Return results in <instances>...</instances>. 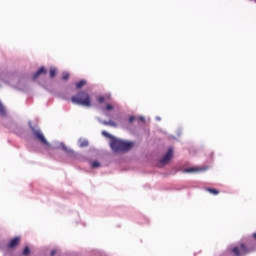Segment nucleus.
<instances>
[{
  "instance_id": "obj_1",
  "label": "nucleus",
  "mask_w": 256,
  "mask_h": 256,
  "mask_svg": "<svg viewBox=\"0 0 256 256\" xmlns=\"http://www.w3.org/2000/svg\"><path fill=\"white\" fill-rule=\"evenodd\" d=\"M102 135L107 137V139H111L110 147L114 153H125V151H131L135 145V142L121 140L107 131H102Z\"/></svg>"
},
{
  "instance_id": "obj_2",
  "label": "nucleus",
  "mask_w": 256,
  "mask_h": 256,
  "mask_svg": "<svg viewBox=\"0 0 256 256\" xmlns=\"http://www.w3.org/2000/svg\"><path fill=\"white\" fill-rule=\"evenodd\" d=\"M255 249V243L250 242L248 244L241 243L240 245L234 247H228L227 251L235 256H247L249 253H253Z\"/></svg>"
},
{
  "instance_id": "obj_3",
  "label": "nucleus",
  "mask_w": 256,
  "mask_h": 256,
  "mask_svg": "<svg viewBox=\"0 0 256 256\" xmlns=\"http://www.w3.org/2000/svg\"><path fill=\"white\" fill-rule=\"evenodd\" d=\"M71 101L74 105H81L82 107H91V96L85 91H80L72 96Z\"/></svg>"
},
{
  "instance_id": "obj_4",
  "label": "nucleus",
  "mask_w": 256,
  "mask_h": 256,
  "mask_svg": "<svg viewBox=\"0 0 256 256\" xmlns=\"http://www.w3.org/2000/svg\"><path fill=\"white\" fill-rule=\"evenodd\" d=\"M29 127L32 131V135L41 145H44L45 147H51V143L47 141V138H45V135H43V131H41V128L39 126H33L31 125V122H29Z\"/></svg>"
},
{
  "instance_id": "obj_5",
  "label": "nucleus",
  "mask_w": 256,
  "mask_h": 256,
  "mask_svg": "<svg viewBox=\"0 0 256 256\" xmlns=\"http://www.w3.org/2000/svg\"><path fill=\"white\" fill-rule=\"evenodd\" d=\"M52 145L54 149H61V151H63L70 159H75V157H77V153H75L73 149L67 147L63 142L54 141Z\"/></svg>"
},
{
  "instance_id": "obj_6",
  "label": "nucleus",
  "mask_w": 256,
  "mask_h": 256,
  "mask_svg": "<svg viewBox=\"0 0 256 256\" xmlns=\"http://www.w3.org/2000/svg\"><path fill=\"white\" fill-rule=\"evenodd\" d=\"M173 159V148H169L166 154L160 159V165H167Z\"/></svg>"
},
{
  "instance_id": "obj_7",
  "label": "nucleus",
  "mask_w": 256,
  "mask_h": 256,
  "mask_svg": "<svg viewBox=\"0 0 256 256\" xmlns=\"http://www.w3.org/2000/svg\"><path fill=\"white\" fill-rule=\"evenodd\" d=\"M207 167H191L185 168L183 173H203V171H207Z\"/></svg>"
},
{
  "instance_id": "obj_8",
  "label": "nucleus",
  "mask_w": 256,
  "mask_h": 256,
  "mask_svg": "<svg viewBox=\"0 0 256 256\" xmlns=\"http://www.w3.org/2000/svg\"><path fill=\"white\" fill-rule=\"evenodd\" d=\"M21 241V238L15 237L7 244V249H15L17 245H19V242Z\"/></svg>"
},
{
  "instance_id": "obj_9",
  "label": "nucleus",
  "mask_w": 256,
  "mask_h": 256,
  "mask_svg": "<svg viewBox=\"0 0 256 256\" xmlns=\"http://www.w3.org/2000/svg\"><path fill=\"white\" fill-rule=\"evenodd\" d=\"M40 75H47V70L45 69V67L39 68V70L32 77L33 81H35V79H38Z\"/></svg>"
},
{
  "instance_id": "obj_10",
  "label": "nucleus",
  "mask_w": 256,
  "mask_h": 256,
  "mask_svg": "<svg viewBox=\"0 0 256 256\" xmlns=\"http://www.w3.org/2000/svg\"><path fill=\"white\" fill-rule=\"evenodd\" d=\"M97 121H99V123H101L102 125H108L109 127H117V123H115V121H105V120H101V118H97Z\"/></svg>"
},
{
  "instance_id": "obj_11",
  "label": "nucleus",
  "mask_w": 256,
  "mask_h": 256,
  "mask_svg": "<svg viewBox=\"0 0 256 256\" xmlns=\"http://www.w3.org/2000/svg\"><path fill=\"white\" fill-rule=\"evenodd\" d=\"M89 163H90L91 169H99V167H101V162L97 160L90 161Z\"/></svg>"
},
{
  "instance_id": "obj_12",
  "label": "nucleus",
  "mask_w": 256,
  "mask_h": 256,
  "mask_svg": "<svg viewBox=\"0 0 256 256\" xmlns=\"http://www.w3.org/2000/svg\"><path fill=\"white\" fill-rule=\"evenodd\" d=\"M78 143H79V147H81V148L89 147V141H87L85 139H79Z\"/></svg>"
},
{
  "instance_id": "obj_13",
  "label": "nucleus",
  "mask_w": 256,
  "mask_h": 256,
  "mask_svg": "<svg viewBox=\"0 0 256 256\" xmlns=\"http://www.w3.org/2000/svg\"><path fill=\"white\" fill-rule=\"evenodd\" d=\"M30 255H31V249L29 248V246H26L20 256H30Z\"/></svg>"
},
{
  "instance_id": "obj_14",
  "label": "nucleus",
  "mask_w": 256,
  "mask_h": 256,
  "mask_svg": "<svg viewBox=\"0 0 256 256\" xmlns=\"http://www.w3.org/2000/svg\"><path fill=\"white\" fill-rule=\"evenodd\" d=\"M0 115L2 117H5L7 115V111L5 110V106H3V103L0 101Z\"/></svg>"
},
{
  "instance_id": "obj_15",
  "label": "nucleus",
  "mask_w": 256,
  "mask_h": 256,
  "mask_svg": "<svg viewBox=\"0 0 256 256\" xmlns=\"http://www.w3.org/2000/svg\"><path fill=\"white\" fill-rule=\"evenodd\" d=\"M87 84V81L85 80H80L79 82L76 83V89H82L84 85Z\"/></svg>"
},
{
  "instance_id": "obj_16",
  "label": "nucleus",
  "mask_w": 256,
  "mask_h": 256,
  "mask_svg": "<svg viewBox=\"0 0 256 256\" xmlns=\"http://www.w3.org/2000/svg\"><path fill=\"white\" fill-rule=\"evenodd\" d=\"M206 190L208 191V193H211L212 195H219V190L215 188H207Z\"/></svg>"
},
{
  "instance_id": "obj_17",
  "label": "nucleus",
  "mask_w": 256,
  "mask_h": 256,
  "mask_svg": "<svg viewBox=\"0 0 256 256\" xmlns=\"http://www.w3.org/2000/svg\"><path fill=\"white\" fill-rule=\"evenodd\" d=\"M56 75H57V69L51 68L50 69V77H51V79H53V77H55Z\"/></svg>"
},
{
  "instance_id": "obj_18",
  "label": "nucleus",
  "mask_w": 256,
  "mask_h": 256,
  "mask_svg": "<svg viewBox=\"0 0 256 256\" xmlns=\"http://www.w3.org/2000/svg\"><path fill=\"white\" fill-rule=\"evenodd\" d=\"M105 109H106V111H113V109H115V107L111 104H107Z\"/></svg>"
},
{
  "instance_id": "obj_19",
  "label": "nucleus",
  "mask_w": 256,
  "mask_h": 256,
  "mask_svg": "<svg viewBox=\"0 0 256 256\" xmlns=\"http://www.w3.org/2000/svg\"><path fill=\"white\" fill-rule=\"evenodd\" d=\"M62 79H64V81L69 79V73L68 72H63Z\"/></svg>"
},
{
  "instance_id": "obj_20",
  "label": "nucleus",
  "mask_w": 256,
  "mask_h": 256,
  "mask_svg": "<svg viewBox=\"0 0 256 256\" xmlns=\"http://www.w3.org/2000/svg\"><path fill=\"white\" fill-rule=\"evenodd\" d=\"M98 103H105V97L103 96L98 97Z\"/></svg>"
},
{
  "instance_id": "obj_21",
  "label": "nucleus",
  "mask_w": 256,
  "mask_h": 256,
  "mask_svg": "<svg viewBox=\"0 0 256 256\" xmlns=\"http://www.w3.org/2000/svg\"><path fill=\"white\" fill-rule=\"evenodd\" d=\"M133 121H135V116H130L129 117V123H133Z\"/></svg>"
},
{
  "instance_id": "obj_22",
  "label": "nucleus",
  "mask_w": 256,
  "mask_h": 256,
  "mask_svg": "<svg viewBox=\"0 0 256 256\" xmlns=\"http://www.w3.org/2000/svg\"><path fill=\"white\" fill-rule=\"evenodd\" d=\"M140 121H142V122L144 123V121H145V117L140 116Z\"/></svg>"
},
{
  "instance_id": "obj_23",
  "label": "nucleus",
  "mask_w": 256,
  "mask_h": 256,
  "mask_svg": "<svg viewBox=\"0 0 256 256\" xmlns=\"http://www.w3.org/2000/svg\"><path fill=\"white\" fill-rule=\"evenodd\" d=\"M156 121H161V117L157 116Z\"/></svg>"
},
{
  "instance_id": "obj_24",
  "label": "nucleus",
  "mask_w": 256,
  "mask_h": 256,
  "mask_svg": "<svg viewBox=\"0 0 256 256\" xmlns=\"http://www.w3.org/2000/svg\"><path fill=\"white\" fill-rule=\"evenodd\" d=\"M254 239H256V233L253 234Z\"/></svg>"
},
{
  "instance_id": "obj_25",
  "label": "nucleus",
  "mask_w": 256,
  "mask_h": 256,
  "mask_svg": "<svg viewBox=\"0 0 256 256\" xmlns=\"http://www.w3.org/2000/svg\"><path fill=\"white\" fill-rule=\"evenodd\" d=\"M178 136H181V132H178Z\"/></svg>"
},
{
  "instance_id": "obj_26",
  "label": "nucleus",
  "mask_w": 256,
  "mask_h": 256,
  "mask_svg": "<svg viewBox=\"0 0 256 256\" xmlns=\"http://www.w3.org/2000/svg\"><path fill=\"white\" fill-rule=\"evenodd\" d=\"M4 256H7V254H5Z\"/></svg>"
},
{
  "instance_id": "obj_27",
  "label": "nucleus",
  "mask_w": 256,
  "mask_h": 256,
  "mask_svg": "<svg viewBox=\"0 0 256 256\" xmlns=\"http://www.w3.org/2000/svg\"><path fill=\"white\" fill-rule=\"evenodd\" d=\"M255 3H256V0H255Z\"/></svg>"
}]
</instances>
